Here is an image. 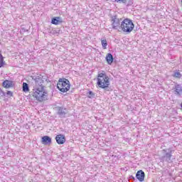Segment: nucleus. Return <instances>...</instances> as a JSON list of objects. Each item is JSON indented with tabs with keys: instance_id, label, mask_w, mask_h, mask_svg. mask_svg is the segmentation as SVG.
<instances>
[{
	"instance_id": "f257e3e1",
	"label": "nucleus",
	"mask_w": 182,
	"mask_h": 182,
	"mask_svg": "<svg viewBox=\"0 0 182 182\" xmlns=\"http://www.w3.org/2000/svg\"><path fill=\"white\" fill-rule=\"evenodd\" d=\"M34 87L32 92V96L37 102H45L48 97V92L43 87V80L41 77L36 78L34 80Z\"/></svg>"
},
{
	"instance_id": "f03ea898",
	"label": "nucleus",
	"mask_w": 182,
	"mask_h": 182,
	"mask_svg": "<svg viewBox=\"0 0 182 182\" xmlns=\"http://www.w3.org/2000/svg\"><path fill=\"white\" fill-rule=\"evenodd\" d=\"M97 85L100 89H108L110 86V77L105 72L99 73L97 76Z\"/></svg>"
},
{
	"instance_id": "7ed1b4c3",
	"label": "nucleus",
	"mask_w": 182,
	"mask_h": 182,
	"mask_svg": "<svg viewBox=\"0 0 182 182\" xmlns=\"http://www.w3.org/2000/svg\"><path fill=\"white\" fill-rule=\"evenodd\" d=\"M120 31L124 33H132L134 31V23L133 20L126 18L121 21Z\"/></svg>"
},
{
	"instance_id": "20e7f679",
	"label": "nucleus",
	"mask_w": 182,
	"mask_h": 182,
	"mask_svg": "<svg viewBox=\"0 0 182 182\" xmlns=\"http://www.w3.org/2000/svg\"><path fill=\"white\" fill-rule=\"evenodd\" d=\"M57 89L61 93H66L70 90V82L66 78H60L57 82Z\"/></svg>"
},
{
	"instance_id": "39448f33",
	"label": "nucleus",
	"mask_w": 182,
	"mask_h": 182,
	"mask_svg": "<svg viewBox=\"0 0 182 182\" xmlns=\"http://www.w3.org/2000/svg\"><path fill=\"white\" fill-rule=\"evenodd\" d=\"M57 144H65L66 143V136L65 134H59L55 136Z\"/></svg>"
},
{
	"instance_id": "423d86ee",
	"label": "nucleus",
	"mask_w": 182,
	"mask_h": 182,
	"mask_svg": "<svg viewBox=\"0 0 182 182\" xmlns=\"http://www.w3.org/2000/svg\"><path fill=\"white\" fill-rule=\"evenodd\" d=\"M112 29H120V25L122 22L119 18H114L111 20Z\"/></svg>"
},
{
	"instance_id": "0eeeda50",
	"label": "nucleus",
	"mask_w": 182,
	"mask_h": 182,
	"mask_svg": "<svg viewBox=\"0 0 182 182\" xmlns=\"http://www.w3.org/2000/svg\"><path fill=\"white\" fill-rule=\"evenodd\" d=\"M144 177H146V174L144 173V171L142 170H139L136 172V178L139 181L143 182L144 181Z\"/></svg>"
},
{
	"instance_id": "6e6552de",
	"label": "nucleus",
	"mask_w": 182,
	"mask_h": 182,
	"mask_svg": "<svg viewBox=\"0 0 182 182\" xmlns=\"http://www.w3.org/2000/svg\"><path fill=\"white\" fill-rule=\"evenodd\" d=\"M117 4H122V5H126L127 6H130L133 5V0H114Z\"/></svg>"
},
{
	"instance_id": "1a4fd4ad",
	"label": "nucleus",
	"mask_w": 182,
	"mask_h": 182,
	"mask_svg": "<svg viewBox=\"0 0 182 182\" xmlns=\"http://www.w3.org/2000/svg\"><path fill=\"white\" fill-rule=\"evenodd\" d=\"M3 87L5 89H9L11 87H13L14 86V82L12 81H9L8 80H6L3 82L2 84Z\"/></svg>"
},
{
	"instance_id": "9d476101",
	"label": "nucleus",
	"mask_w": 182,
	"mask_h": 182,
	"mask_svg": "<svg viewBox=\"0 0 182 182\" xmlns=\"http://www.w3.org/2000/svg\"><path fill=\"white\" fill-rule=\"evenodd\" d=\"M41 143L43 144H50L52 143V138L48 136H44L41 138Z\"/></svg>"
},
{
	"instance_id": "9b49d317",
	"label": "nucleus",
	"mask_w": 182,
	"mask_h": 182,
	"mask_svg": "<svg viewBox=\"0 0 182 182\" xmlns=\"http://www.w3.org/2000/svg\"><path fill=\"white\" fill-rule=\"evenodd\" d=\"M63 22L62 18L59 16L54 17L51 19V23L53 25H59V23H62Z\"/></svg>"
},
{
	"instance_id": "f8f14e48",
	"label": "nucleus",
	"mask_w": 182,
	"mask_h": 182,
	"mask_svg": "<svg viewBox=\"0 0 182 182\" xmlns=\"http://www.w3.org/2000/svg\"><path fill=\"white\" fill-rule=\"evenodd\" d=\"M105 59L108 65H112L113 63V55L111 53H107Z\"/></svg>"
},
{
	"instance_id": "ddd939ff",
	"label": "nucleus",
	"mask_w": 182,
	"mask_h": 182,
	"mask_svg": "<svg viewBox=\"0 0 182 182\" xmlns=\"http://www.w3.org/2000/svg\"><path fill=\"white\" fill-rule=\"evenodd\" d=\"M23 92L28 93L29 92V85L26 82H23Z\"/></svg>"
},
{
	"instance_id": "4468645a",
	"label": "nucleus",
	"mask_w": 182,
	"mask_h": 182,
	"mask_svg": "<svg viewBox=\"0 0 182 182\" xmlns=\"http://www.w3.org/2000/svg\"><path fill=\"white\" fill-rule=\"evenodd\" d=\"M101 44L103 49H107V40L106 38L101 41Z\"/></svg>"
},
{
	"instance_id": "2eb2a0df",
	"label": "nucleus",
	"mask_w": 182,
	"mask_h": 182,
	"mask_svg": "<svg viewBox=\"0 0 182 182\" xmlns=\"http://www.w3.org/2000/svg\"><path fill=\"white\" fill-rule=\"evenodd\" d=\"M5 65V61L4 60V56L1 54L0 51V68H3Z\"/></svg>"
},
{
	"instance_id": "dca6fc26",
	"label": "nucleus",
	"mask_w": 182,
	"mask_h": 182,
	"mask_svg": "<svg viewBox=\"0 0 182 182\" xmlns=\"http://www.w3.org/2000/svg\"><path fill=\"white\" fill-rule=\"evenodd\" d=\"M175 91L176 92V93L178 94V95H180V93H181L182 92V89H181V87L180 86V85H176V87H175Z\"/></svg>"
},
{
	"instance_id": "f3484780",
	"label": "nucleus",
	"mask_w": 182,
	"mask_h": 182,
	"mask_svg": "<svg viewBox=\"0 0 182 182\" xmlns=\"http://www.w3.org/2000/svg\"><path fill=\"white\" fill-rule=\"evenodd\" d=\"M173 77H176L177 79H180V77H181V73H180V72L177 71L175 72L173 74Z\"/></svg>"
},
{
	"instance_id": "a211bd4d",
	"label": "nucleus",
	"mask_w": 182,
	"mask_h": 182,
	"mask_svg": "<svg viewBox=\"0 0 182 182\" xmlns=\"http://www.w3.org/2000/svg\"><path fill=\"white\" fill-rule=\"evenodd\" d=\"M65 110H66V109H63V108H60L58 113L59 114H66V112H65Z\"/></svg>"
},
{
	"instance_id": "6ab92c4d",
	"label": "nucleus",
	"mask_w": 182,
	"mask_h": 182,
	"mask_svg": "<svg viewBox=\"0 0 182 182\" xmlns=\"http://www.w3.org/2000/svg\"><path fill=\"white\" fill-rule=\"evenodd\" d=\"M88 94L90 95L88 96V97H89L90 99H92V97H95V93H93V92L90 91V92H88Z\"/></svg>"
},
{
	"instance_id": "aec40b11",
	"label": "nucleus",
	"mask_w": 182,
	"mask_h": 182,
	"mask_svg": "<svg viewBox=\"0 0 182 182\" xmlns=\"http://www.w3.org/2000/svg\"><path fill=\"white\" fill-rule=\"evenodd\" d=\"M6 95H8V96H10L11 97H12V96H14V92H12V91H8L6 92Z\"/></svg>"
},
{
	"instance_id": "412c9836",
	"label": "nucleus",
	"mask_w": 182,
	"mask_h": 182,
	"mask_svg": "<svg viewBox=\"0 0 182 182\" xmlns=\"http://www.w3.org/2000/svg\"><path fill=\"white\" fill-rule=\"evenodd\" d=\"M166 157H168V159H171V154H166Z\"/></svg>"
},
{
	"instance_id": "4be33fe9",
	"label": "nucleus",
	"mask_w": 182,
	"mask_h": 182,
	"mask_svg": "<svg viewBox=\"0 0 182 182\" xmlns=\"http://www.w3.org/2000/svg\"><path fill=\"white\" fill-rule=\"evenodd\" d=\"M2 92V90H1V88H0V93Z\"/></svg>"
},
{
	"instance_id": "5701e85b",
	"label": "nucleus",
	"mask_w": 182,
	"mask_h": 182,
	"mask_svg": "<svg viewBox=\"0 0 182 182\" xmlns=\"http://www.w3.org/2000/svg\"><path fill=\"white\" fill-rule=\"evenodd\" d=\"M181 107L182 108V102H181Z\"/></svg>"
}]
</instances>
